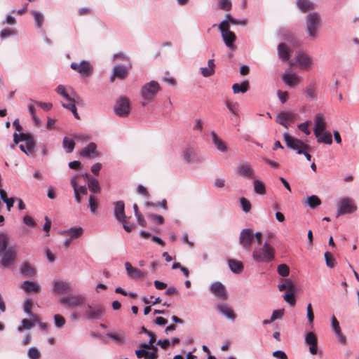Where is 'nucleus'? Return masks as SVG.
Masks as SVG:
<instances>
[{"mask_svg": "<svg viewBox=\"0 0 359 359\" xmlns=\"http://www.w3.org/2000/svg\"><path fill=\"white\" fill-rule=\"evenodd\" d=\"M17 258L18 251L15 246L6 244L1 250L0 267L11 268L15 263Z\"/></svg>", "mask_w": 359, "mask_h": 359, "instance_id": "f257e3e1", "label": "nucleus"}, {"mask_svg": "<svg viewBox=\"0 0 359 359\" xmlns=\"http://www.w3.org/2000/svg\"><path fill=\"white\" fill-rule=\"evenodd\" d=\"M13 141L15 144H18L19 142H25L26 143L27 149H25L24 144L20 145V149L22 151L25 153L27 155H32L34 152L35 142L33 137L29 133H16L13 135Z\"/></svg>", "mask_w": 359, "mask_h": 359, "instance_id": "f03ea898", "label": "nucleus"}, {"mask_svg": "<svg viewBox=\"0 0 359 359\" xmlns=\"http://www.w3.org/2000/svg\"><path fill=\"white\" fill-rule=\"evenodd\" d=\"M105 313V308L102 304H87L83 312L82 317L88 320L100 319Z\"/></svg>", "mask_w": 359, "mask_h": 359, "instance_id": "7ed1b4c3", "label": "nucleus"}, {"mask_svg": "<svg viewBox=\"0 0 359 359\" xmlns=\"http://www.w3.org/2000/svg\"><path fill=\"white\" fill-rule=\"evenodd\" d=\"M252 257L257 262H268L274 259V249L265 243L262 248L253 251Z\"/></svg>", "mask_w": 359, "mask_h": 359, "instance_id": "20e7f679", "label": "nucleus"}, {"mask_svg": "<svg viewBox=\"0 0 359 359\" xmlns=\"http://www.w3.org/2000/svg\"><path fill=\"white\" fill-rule=\"evenodd\" d=\"M218 28L221 32L222 37L225 45L231 50L236 49L234 43L236 40V36L234 32L230 30L227 22H221L218 25Z\"/></svg>", "mask_w": 359, "mask_h": 359, "instance_id": "39448f33", "label": "nucleus"}, {"mask_svg": "<svg viewBox=\"0 0 359 359\" xmlns=\"http://www.w3.org/2000/svg\"><path fill=\"white\" fill-rule=\"evenodd\" d=\"M357 210L356 203L351 198L344 197L338 201V216L351 215L355 212Z\"/></svg>", "mask_w": 359, "mask_h": 359, "instance_id": "423d86ee", "label": "nucleus"}, {"mask_svg": "<svg viewBox=\"0 0 359 359\" xmlns=\"http://www.w3.org/2000/svg\"><path fill=\"white\" fill-rule=\"evenodd\" d=\"M320 25V16L318 13H311L306 17V32L309 36L316 38Z\"/></svg>", "mask_w": 359, "mask_h": 359, "instance_id": "0eeeda50", "label": "nucleus"}, {"mask_svg": "<svg viewBox=\"0 0 359 359\" xmlns=\"http://www.w3.org/2000/svg\"><path fill=\"white\" fill-rule=\"evenodd\" d=\"M60 302L69 309L82 306L85 303V297L81 294H69L60 299Z\"/></svg>", "mask_w": 359, "mask_h": 359, "instance_id": "6e6552de", "label": "nucleus"}, {"mask_svg": "<svg viewBox=\"0 0 359 359\" xmlns=\"http://www.w3.org/2000/svg\"><path fill=\"white\" fill-rule=\"evenodd\" d=\"M283 137L287 146L296 150L299 154H302L304 151H309L310 149L309 146L288 134H284Z\"/></svg>", "mask_w": 359, "mask_h": 359, "instance_id": "1a4fd4ad", "label": "nucleus"}, {"mask_svg": "<svg viewBox=\"0 0 359 359\" xmlns=\"http://www.w3.org/2000/svg\"><path fill=\"white\" fill-rule=\"evenodd\" d=\"M159 90L160 86L158 82L152 81L143 86L141 90V95L144 100L150 102Z\"/></svg>", "mask_w": 359, "mask_h": 359, "instance_id": "9d476101", "label": "nucleus"}, {"mask_svg": "<svg viewBox=\"0 0 359 359\" xmlns=\"http://www.w3.org/2000/svg\"><path fill=\"white\" fill-rule=\"evenodd\" d=\"M114 112L121 117H126L130 114V101L126 97H120L114 106Z\"/></svg>", "mask_w": 359, "mask_h": 359, "instance_id": "9b49d317", "label": "nucleus"}, {"mask_svg": "<svg viewBox=\"0 0 359 359\" xmlns=\"http://www.w3.org/2000/svg\"><path fill=\"white\" fill-rule=\"evenodd\" d=\"M71 68L79 73L82 76H89L93 72V66L88 61L83 60L79 63L72 62Z\"/></svg>", "mask_w": 359, "mask_h": 359, "instance_id": "f8f14e48", "label": "nucleus"}, {"mask_svg": "<svg viewBox=\"0 0 359 359\" xmlns=\"http://www.w3.org/2000/svg\"><path fill=\"white\" fill-rule=\"evenodd\" d=\"M253 239L254 233L252 229H245L241 231L239 243L244 248L249 250L251 248Z\"/></svg>", "mask_w": 359, "mask_h": 359, "instance_id": "ddd939ff", "label": "nucleus"}, {"mask_svg": "<svg viewBox=\"0 0 359 359\" xmlns=\"http://www.w3.org/2000/svg\"><path fill=\"white\" fill-rule=\"evenodd\" d=\"M55 91L58 95L62 96L66 100L67 103L72 101H76L77 99H79V96L74 90L71 88L67 90L63 85H59L56 88Z\"/></svg>", "mask_w": 359, "mask_h": 359, "instance_id": "4468645a", "label": "nucleus"}, {"mask_svg": "<svg viewBox=\"0 0 359 359\" xmlns=\"http://www.w3.org/2000/svg\"><path fill=\"white\" fill-rule=\"evenodd\" d=\"M238 173L245 178L254 179L255 178V170L248 162H241L238 165L237 167Z\"/></svg>", "mask_w": 359, "mask_h": 359, "instance_id": "2eb2a0df", "label": "nucleus"}, {"mask_svg": "<svg viewBox=\"0 0 359 359\" xmlns=\"http://www.w3.org/2000/svg\"><path fill=\"white\" fill-rule=\"evenodd\" d=\"M210 290L217 299L222 300L228 299L226 288L220 282L213 283L210 287Z\"/></svg>", "mask_w": 359, "mask_h": 359, "instance_id": "dca6fc26", "label": "nucleus"}, {"mask_svg": "<svg viewBox=\"0 0 359 359\" xmlns=\"http://www.w3.org/2000/svg\"><path fill=\"white\" fill-rule=\"evenodd\" d=\"M295 60L298 66L302 69H309L311 67V59L304 53L298 52L296 53Z\"/></svg>", "mask_w": 359, "mask_h": 359, "instance_id": "f3484780", "label": "nucleus"}, {"mask_svg": "<svg viewBox=\"0 0 359 359\" xmlns=\"http://www.w3.org/2000/svg\"><path fill=\"white\" fill-rule=\"evenodd\" d=\"M305 342L309 346V351L314 355L318 353V338L313 332H309L306 334Z\"/></svg>", "mask_w": 359, "mask_h": 359, "instance_id": "a211bd4d", "label": "nucleus"}, {"mask_svg": "<svg viewBox=\"0 0 359 359\" xmlns=\"http://www.w3.org/2000/svg\"><path fill=\"white\" fill-rule=\"evenodd\" d=\"M297 117V114L291 112L282 111L277 116V122L287 128L288 122H294Z\"/></svg>", "mask_w": 359, "mask_h": 359, "instance_id": "6ab92c4d", "label": "nucleus"}, {"mask_svg": "<svg viewBox=\"0 0 359 359\" xmlns=\"http://www.w3.org/2000/svg\"><path fill=\"white\" fill-rule=\"evenodd\" d=\"M125 267L128 277L133 279H140L144 276V273L137 268L133 267L132 264L126 262Z\"/></svg>", "mask_w": 359, "mask_h": 359, "instance_id": "aec40b11", "label": "nucleus"}, {"mask_svg": "<svg viewBox=\"0 0 359 359\" xmlns=\"http://www.w3.org/2000/svg\"><path fill=\"white\" fill-rule=\"evenodd\" d=\"M114 216L118 222H123L126 219L125 215V204L123 201H119L114 203Z\"/></svg>", "mask_w": 359, "mask_h": 359, "instance_id": "412c9836", "label": "nucleus"}, {"mask_svg": "<svg viewBox=\"0 0 359 359\" xmlns=\"http://www.w3.org/2000/svg\"><path fill=\"white\" fill-rule=\"evenodd\" d=\"M315 128L314 135L319 136L323 132H324L326 126V122L323 116L321 114H318L315 117Z\"/></svg>", "mask_w": 359, "mask_h": 359, "instance_id": "4be33fe9", "label": "nucleus"}, {"mask_svg": "<svg viewBox=\"0 0 359 359\" xmlns=\"http://www.w3.org/2000/svg\"><path fill=\"white\" fill-rule=\"evenodd\" d=\"M53 290L57 294H65L72 292V289L70 285L66 282L55 280L53 282Z\"/></svg>", "mask_w": 359, "mask_h": 359, "instance_id": "5701e85b", "label": "nucleus"}, {"mask_svg": "<svg viewBox=\"0 0 359 359\" xmlns=\"http://www.w3.org/2000/svg\"><path fill=\"white\" fill-rule=\"evenodd\" d=\"M80 155L86 158L97 157L99 153L97 151V146L95 143H90L88 147L80 151Z\"/></svg>", "mask_w": 359, "mask_h": 359, "instance_id": "b1692460", "label": "nucleus"}, {"mask_svg": "<svg viewBox=\"0 0 359 359\" xmlns=\"http://www.w3.org/2000/svg\"><path fill=\"white\" fill-rule=\"evenodd\" d=\"M282 79L285 82V83L290 87H295L299 85L302 79L299 76L291 74H284L282 76Z\"/></svg>", "mask_w": 359, "mask_h": 359, "instance_id": "393cba45", "label": "nucleus"}, {"mask_svg": "<svg viewBox=\"0 0 359 359\" xmlns=\"http://www.w3.org/2000/svg\"><path fill=\"white\" fill-rule=\"evenodd\" d=\"M128 74V69L122 66H116L113 69L112 75L110 78L111 82H114L115 78L124 79Z\"/></svg>", "mask_w": 359, "mask_h": 359, "instance_id": "a878e982", "label": "nucleus"}, {"mask_svg": "<svg viewBox=\"0 0 359 359\" xmlns=\"http://www.w3.org/2000/svg\"><path fill=\"white\" fill-rule=\"evenodd\" d=\"M20 287L27 293H38L41 291V286L37 283L29 280L24 281Z\"/></svg>", "mask_w": 359, "mask_h": 359, "instance_id": "bb28decb", "label": "nucleus"}, {"mask_svg": "<svg viewBox=\"0 0 359 359\" xmlns=\"http://www.w3.org/2000/svg\"><path fill=\"white\" fill-rule=\"evenodd\" d=\"M217 310L222 313L224 316H225L229 319H231L232 320H235L236 318V315L234 313L233 310L231 307L228 306L227 304H218L217 306Z\"/></svg>", "mask_w": 359, "mask_h": 359, "instance_id": "cd10ccee", "label": "nucleus"}, {"mask_svg": "<svg viewBox=\"0 0 359 359\" xmlns=\"http://www.w3.org/2000/svg\"><path fill=\"white\" fill-rule=\"evenodd\" d=\"M278 52L279 57L282 60H289L291 54V49L285 43H281L278 45Z\"/></svg>", "mask_w": 359, "mask_h": 359, "instance_id": "c85d7f7f", "label": "nucleus"}, {"mask_svg": "<svg viewBox=\"0 0 359 359\" xmlns=\"http://www.w3.org/2000/svg\"><path fill=\"white\" fill-rule=\"evenodd\" d=\"M83 229L81 227H74L61 232L62 235L69 236L72 240L78 238L83 234Z\"/></svg>", "mask_w": 359, "mask_h": 359, "instance_id": "c756f323", "label": "nucleus"}, {"mask_svg": "<svg viewBox=\"0 0 359 359\" xmlns=\"http://www.w3.org/2000/svg\"><path fill=\"white\" fill-rule=\"evenodd\" d=\"M215 61L214 59H210L208 62V67H201L200 69L201 74L204 77H209L214 74L215 73Z\"/></svg>", "mask_w": 359, "mask_h": 359, "instance_id": "7c9ffc66", "label": "nucleus"}, {"mask_svg": "<svg viewBox=\"0 0 359 359\" xmlns=\"http://www.w3.org/2000/svg\"><path fill=\"white\" fill-rule=\"evenodd\" d=\"M20 271L25 277H32L36 274V269L28 262L22 264Z\"/></svg>", "mask_w": 359, "mask_h": 359, "instance_id": "2f4dec72", "label": "nucleus"}, {"mask_svg": "<svg viewBox=\"0 0 359 359\" xmlns=\"http://www.w3.org/2000/svg\"><path fill=\"white\" fill-rule=\"evenodd\" d=\"M297 6L304 13L314 8V4L309 0H297Z\"/></svg>", "mask_w": 359, "mask_h": 359, "instance_id": "473e14b6", "label": "nucleus"}, {"mask_svg": "<svg viewBox=\"0 0 359 359\" xmlns=\"http://www.w3.org/2000/svg\"><path fill=\"white\" fill-rule=\"evenodd\" d=\"M250 86L248 81H244L241 84L239 83H234L232 86V90L233 93H245L249 90Z\"/></svg>", "mask_w": 359, "mask_h": 359, "instance_id": "72a5a7b5", "label": "nucleus"}, {"mask_svg": "<svg viewBox=\"0 0 359 359\" xmlns=\"http://www.w3.org/2000/svg\"><path fill=\"white\" fill-rule=\"evenodd\" d=\"M228 264L233 273H240L243 270V264L241 261L231 259H229Z\"/></svg>", "mask_w": 359, "mask_h": 359, "instance_id": "f704fd0d", "label": "nucleus"}, {"mask_svg": "<svg viewBox=\"0 0 359 359\" xmlns=\"http://www.w3.org/2000/svg\"><path fill=\"white\" fill-rule=\"evenodd\" d=\"M81 98L79 97L76 101H72L69 103H62V106L65 109H69L76 119H80L76 107V104H79Z\"/></svg>", "mask_w": 359, "mask_h": 359, "instance_id": "c9c22d12", "label": "nucleus"}, {"mask_svg": "<svg viewBox=\"0 0 359 359\" xmlns=\"http://www.w3.org/2000/svg\"><path fill=\"white\" fill-rule=\"evenodd\" d=\"M31 14L34 19L35 26L37 28H41L45 20L43 15L37 11H32Z\"/></svg>", "mask_w": 359, "mask_h": 359, "instance_id": "e433bc0d", "label": "nucleus"}, {"mask_svg": "<svg viewBox=\"0 0 359 359\" xmlns=\"http://www.w3.org/2000/svg\"><path fill=\"white\" fill-rule=\"evenodd\" d=\"M212 137L214 144L219 151L224 152L227 150V147L224 142L217 135L215 132L212 133Z\"/></svg>", "mask_w": 359, "mask_h": 359, "instance_id": "4c0bfd02", "label": "nucleus"}, {"mask_svg": "<svg viewBox=\"0 0 359 359\" xmlns=\"http://www.w3.org/2000/svg\"><path fill=\"white\" fill-rule=\"evenodd\" d=\"M254 190L256 194L264 195L266 194V187L264 183L259 180H255L253 182Z\"/></svg>", "mask_w": 359, "mask_h": 359, "instance_id": "58836bf2", "label": "nucleus"}, {"mask_svg": "<svg viewBox=\"0 0 359 359\" xmlns=\"http://www.w3.org/2000/svg\"><path fill=\"white\" fill-rule=\"evenodd\" d=\"M62 146L67 153H72L74 149L75 142L74 140L65 137L63 139Z\"/></svg>", "mask_w": 359, "mask_h": 359, "instance_id": "ea45409f", "label": "nucleus"}, {"mask_svg": "<svg viewBox=\"0 0 359 359\" xmlns=\"http://www.w3.org/2000/svg\"><path fill=\"white\" fill-rule=\"evenodd\" d=\"M226 20H223L222 22H226L229 25V27H230V25H245L247 24L246 20H238L235 18H233L230 14H226L225 15Z\"/></svg>", "mask_w": 359, "mask_h": 359, "instance_id": "a19ab883", "label": "nucleus"}, {"mask_svg": "<svg viewBox=\"0 0 359 359\" xmlns=\"http://www.w3.org/2000/svg\"><path fill=\"white\" fill-rule=\"evenodd\" d=\"M107 336L118 345H122L125 342V336L123 334L109 333Z\"/></svg>", "mask_w": 359, "mask_h": 359, "instance_id": "79ce46f5", "label": "nucleus"}, {"mask_svg": "<svg viewBox=\"0 0 359 359\" xmlns=\"http://www.w3.org/2000/svg\"><path fill=\"white\" fill-rule=\"evenodd\" d=\"M88 189L93 193H99L100 191V187L98 181L96 179H89L88 182Z\"/></svg>", "mask_w": 359, "mask_h": 359, "instance_id": "37998d69", "label": "nucleus"}, {"mask_svg": "<svg viewBox=\"0 0 359 359\" xmlns=\"http://www.w3.org/2000/svg\"><path fill=\"white\" fill-rule=\"evenodd\" d=\"M307 203L310 208L314 209L321 204L320 199L316 195L307 198Z\"/></svg>", "mask_w": 359, "mask_h": 359, "instance_id": "c03bdc74", "label": "nucleus"}, {"mask_svg": "<svg viewBox=\"0 0 359 359\" xmlns=\"http://www.w3.org/2000/svg\"><path fill=\"white\" fill-rule=\"evenodd\" d=\"M318 142H323L325 144H331L332 142V135L330 133H322L319 136H316Z\"/></svg>", "mask_w": 359, "mask_h": 359, "instance_id": "a18cd8bd", "label": "nucleus"}, {"mask_svg": "<svg viewBox=\"0 0 359 359\" xmlns=\"http://www.w3.org/2000/svg\"><path fill=\"white\" fill-rule=\"evenodd\" d=\"M71 184L74 189V191H76V190L77 191V193H79V194H87V189L86 187L84 186H81L80 187H78L77 186V182H76V178L75 177H73L72 180H71Z\"/></svg>", "mask_w": 359, "mask_h": 359, "instance_id": "49530a36", "label": "nucleus"}, {"mask_svg": "<svg viewBox=\"0 0 359 359\" xmlns=\"http://www.w3.org/2000/svg\"><path fill=\"white\" fill-rule=\"evenodd\" d=\"M226 107L229 110V111L233 115H238V104L236 102H233L232 101L227 100L225 102Z\"/></svg>", "mask_w": 359, "mask_h": 359, "instance_id": "de8ad7c7", "label": "nucleus"}, {"mask_svg": "<svg viewBox=\"0 0 359 359\" xmlns=\"http://www.w3.org/2000/svg\"><path fill=\"white\" fill-rule=\"evenodd\" d=\"M327 266L334 268L335 266V259L332 254L330 252H326L324 255Z\"/></svg>", "mask_w": 359, "mask_h": 359, "instance_id": "09e8293b", "label": "nucleus"}, {"mask_svg": "<svg viewBox=\"0 0 359 359\" xmlns=\"http://www.w3.org/2000/svg\"><path fill=\"white\" fill-rule=\"evenodd\" d=\"M195 153L193 149L188 148L184 151V158L186 162L191 163L193 161Z\"/></svg>", "mask_w": 359, "mask_h": 359, "instance_id": "8fccbe9b", "label": "nucleus"}, {"mask_svg": "<svg viewBox=\"0 0 359 359\" xmlns=\"http://www.w3.org/2000/svg\"><path fill=\"white\" fill-rule=\"evenodd\" d=\"M278 273L280 276L283 277H287L290 273V269L287 264H280L278 266Z\"/></svg>", "mask_w": 359, "mask_h": 359, "instance_id": "3c124183", "label": "nucleus"}, {"mask_svg": "<svg viewBox=\"0 0 359 359\" xmlns=\"http://www.w3.org/2000/svg\"><path fill=\"white\" fill-rule=\"evenodd\" d=\"M294 294L295 292H287L283 295L284 300L292 306H294L296 304Z\"/></svg>", "mask_w": 359, "mask_h": 359, "instance_id": "603ef678", "label": "nucleus"}, {"mask_svg": "<svg viewBox=\"0 0 359 359\" xmlns=\"http://www.w3.org/2000/svg\"><path fill=\"white\" fill-rule=\"evenodd\" d=\"M27 354L30 359H39L41 357V353L36 347H31L28 350Z\"/></svg>", "mask_w": 359, "mask_h": 359, "instance_id": "864d4df0", "label": "nucleus"}, {"mask_svg": "<svg viewBox=\"0 0 359 359\" xmlns=\"http://www.w3.org/2000/svg\"><path fill=\"white\" fill-rule=\"evenodd\" d=\"M241 205L242 207V210L245 212H249L251 210V203L250 202L245 198L242 197L240 199Z\"/></svg>", "mask_w": 359, "mask_h": 359, "instance_id": "5fc2aeb1", "label": "nucleus"}, {"mask_svg": "<svg viewBox=\"0 0 359 359\" xmlns=\"http://www.w3.org/2000/svg\"><path fill=\"white\" fill-rule=\"evenodd\" d=\"M54 321L55 326L58 328H62L65 324V318L60 314H55L54 316Z\"/></svg>", "mask_w": 359, "mask_h": 359, "instance_id": "6e6d98bb", "label": "nucleus"}, {"mask_svg": "<svg viewBox=\"0 0 359 359\" xmlns=\"http://www.w3.org/2000/svg\"><path fill=\"white\" fill-rule=\"evenodd\" d=\"M297 287L295 283L290 279H286V291L287 292H296Z\"/></svg>", "mask_w": 359, "mask_h": 359, "instance_id": "4d7b16f0", "label": "nucleus"}, {"mask_svg": "<svg viewBox=\"0 0 359 359\" xmlns=\"http://www.w3.org/2000/svg\"><path fill=\"white\" fill-rule=\"evenodd\" d=\"M33 326H34V324L31 320H29L27 318H25L22 320V325L18 327V330L19 332H22V330H24V329L28 330V329L32 328Z\"/></svg>", "mask_w": 359, "mask_h": 359, "instance_id": "13d9d810", "label": "nucleus"}, {"mask_svg": "<svg viewBox=\"0 0 359 359\" xmlns=\"http://www.w3.org/2000/svg\"><path fill=\"white\" fill-rule=\"evenodd\" d=\"M219 6L220 9L229 11L231 9L232 4L230 0H220Z\"/></svg>", "mask_w": 359, "mask_h": 359, "instance_id": "bf43d9fd", "label": "nucleus"}, {"mask_svg": "<svg viewBox=\"0 0 359 359\" xmlns=\"http://www.w3.org/2000/svg\"><path fill=\"white\" fill-rule=\"evenodd\" d=\"M305 93L306 97L309 99L313 100L315 99L316 97V88L313 85H310L309 86H308L307 88L306 89Z\"/></svg>", "mask_w": 359, "mask_h": 359, "instance_id": "052dcab7", "label": "nucleus"}, {"mask_svg": "<svg viewBox=\"0 0 359 359\" xmlns=\"http://www.w3.org/2000/svg\"><path fill=\"white\" fill-rule=\"evenodd\" d=\"M306 310H307V318H308L309 323L311 325H313V320H314V314H313L312 306L311 304H309L307 305Z\"/></svg>", "mask_w": 359, "mask_h": 359, "instance_id": "680f3d73", "label": "nucleus"}, {"mask_svg": "<svg viewBox=\"0 0 359 359\" xmlns=\"http://www.w3.org/2000/svg\"><path fill=\"white\" fill-rule=\"evenodd\" d=\"M9 241L10 237L7 233H0V250H1L2 247H5L6 244H8Z\"/></svg>", "mask_w": 359, "mask_h": 359, "instance_id": "e2e57ef3", "label": "nucleus"}, {"mask_svg": "<svg viewBox=\"0 0 359 359\" xmlns=\"http://www.w3.org/2000/svg\"><path fill=\"white\" fill-rule=\"evenodd\" d=\"M311 124V121H306L304 123L298 125V128L306 135H309L311 131L309 129V126Z\"/></svg>", "mask_w": 359, "mask_h": 359, "instance_id": "0e129e2a", "label": "nucleus"}, {"mask_svg": "<svg viewBox=\"0 0 359 359\" xmlns=\"http://www.w3.org/2000/svg\"><path fill=\"white\" fill-rule=\"evenodd\" d=\"M147 217L158 224H162L164 222V218L161 215L149 214Z\"/></svg>", "mask_w": 359, "mask_h": 359, "instance_id": "69168bd1", "label": "nucleus"}, {"mask_svg": "<svg viewBox=\"0 0 359 359\" xmlns=\"http://www.w3.org/2000/svg\"><path fill=\"white\" fill-rule=\"evenodd\" d=\"M89 208L92 212H95L97 208V202L93 196L89 197Z\"/></svg>", "mask_w": 359, "mask_h": 359, "instance_id": "338daca9", "label": "nucleus"}, {"mask_svg": "<svg viewBox=\"0 0 359 359\" xmlns=\"http://www.w3.org/2000/svg\"><path fill=\"white\" fill-rule=\"evenodd\" d=\"M151 350H152L151 352L147 351V355H146L145 359H157V358H158L157 348L156 346H154L152 348H151Z\"/></svg>", "mask_w": 359, "mask_h": 359, "instance_id": "774afa93", "label": "nucleus"}]
</instances>
